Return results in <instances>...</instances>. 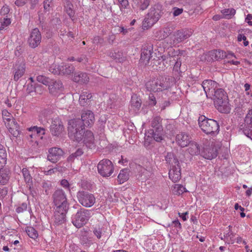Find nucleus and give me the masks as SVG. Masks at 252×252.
I'll return each instance as SVG.
<instances>
[{
    "label": "nucleus",
    "mask_w": 252,
    "mask_h": 252,
    "mask_svg": "<svg viewBox=\"0 0 252 252\" xmlns=\"http://www.w3.org/2000/svg\"><path fill=\"white\" fill-rule=\"evenodd\" d=\"M211 96H213L214 104L219 112L226 114L230 113L231 107L228 96L224 90L218 88Z\"/></svg>",
    "instance_id": "1"
},
{
    "label": "nucleus",
    "mask_w": 252,
    "mask_h": 252,
    "mask_svg": "<svg viewBox=\"0 0 252 252\" xmlns=\"http://www.w3.org/2000/svg\"><path fill=\"white\" fill-rule=\"evenodd\" d=\"M198 122L201 129L206 134L212 135L219 133L220 126L216 121L201 115L198 118Z\"/></svg>",
    "instance_id": "2"
},
{
    "label": "nucleus",
    "mask_w": 252,
    "mask_h": 252,
    "mask_svg": "<svg viewBox=\"0 0 252 252\" xmlns=\"http://www.w3.org/2000/svg\"><path fill=\"white\" fill-rule=\"evenodd\" d=\"M169 78L159 77L156 79L150 80L145 84V87L149 92H160L167 90L171 86Z\"/></svg>",
    "instance_id": "3"
},
{
    "label": "nucleus",
    "mask_w": 252,
    "mask_h": 252,
    "mask_svg": "<svg viewBox=\"0 0 252 252\" xmlns=\"http://www.w3.org/2000/svg\"><path fill=\"white\" fill-rule=\"evenodd\" d=\"M162 13L160 5H155L152 7L147 14V17L143 21L142 26L143 28L148 29L152 26L158 21Z\"/></svg>",
    "instance_id": "4"
},
{
    "label": "nucleus",
    "mask_w": 252,
    "mask_h": 252,
    "mask_svg": "<svg viewBox=\"0 0 252 252\" xmlns=\"http://www.w3.org/2000/svg\"><path fill=\"white\" fill-rule=\"evenodd\" d=\"M161 122L162 119L159 116H156L153 118L151 123L152 129L149 132L157 142H160L163 139V129Z\"/></svg>",
    "instance_id": "5"
},
{
    "label": "nucleus",
    "mask_w": 252,
    "mask_h": 252,
    "mask_svg": "<svg viewBox=\"0 0 252 252\" xmlns=\"http://www.w3.org/2000/svg\"><path fill=\"white\" fill-rule=\"evenodd\" d=\"M53 203L56 208L69 209V203L67 201L66 195L63 190L58 189L52 195Z\"/></svg>",
    "instance_id": "6"
},
{
    "label": "nucleus",
    "mask_w": 252,
    "mask_h": 252,
    "mask_svg": "<svg viewBox=\"0 0 252 252\" xmlns=\"http://www.w3.org/2000/svg\"><path fill=\"white\" fill-rule=\"evenodd\" d=\"M91 217L90 211L85 209H81L76 214L72 220V223L77 228H81L88 221Z\"/></svg>",
    "instance_id": "7"
},
{
    "label": "nucleus",
    "mask_w": 252,
    "mask_h": 252,
    "mask_svg": "<svg viewBox=\"0 0 252 252\" xmlns=\"http://www.w3.org/2000/svg\"><path fill=\"white\" fill-rule=\"evenodd\" d=\"M76 196L78 202L85 207H92L95 202V198L94 194L87 191H79Z\"/></svg>",
    "instance_id": "8"
},
{
    "label": "nucleus",
    "mask_w": 252,
    "mask_h": 252,
    "mask_svg": "<svg viewBox=\"0 0 252 252\" xmlns=\"http://www.w3.org/2000/svg\"><path fill=\"white\" fill-rule=\"evenodd\" d=\"M98 173L103 177H109L114 171V166L112 162L107 159H103L97 165Z\"/></svg>",
    "instance_id": "9"
},
{
    "label": "nucleus",
    "mask_w": 252,
    "mask_h": 252,
    "mask_svg": "<svg viewBox=\"0 0 252 252\" xmlns=\"http://www.w3.org/2000/svg\"><path fill=\"white\" fill-rule=\"evenodd\" d=\"M192 34V32L191 30L187 29H181L176 31L173 36L174 43L178 44L184 41L185 40L189 38Z\"/></svg>",
    "instance_id": "10"
},
{
    "label": "nucleus",
    "mask_w": 252,
    "mask_h": 252,
    "mask_svg": "<svg viewBox=\"0 0 252 252\" xmlns=\"http://www.w3.org/2000/svg\"><path fill=\"white\" fill-rule=\"evenodd\" d=\"M41 40V35L39 30L37 28L33 29L28 40L29 46L31 48H35L40 44Z\"/></svg>",
    "instance_id": "11"
},
{
    "label": "nucleus",
    "mask_w": 252,
    "mask_h": 252,
    "mask_svg": "<svg viewBox=\"0 0 252 252\" xmlns=\"http://www.w3.org/2000/svg\"><path fill=\"white\" fill-rule=\"evenodd\" d=\"M64 129L63 122L59 117L53 119L50 126V130L53 136H59Z\"/></svg>",
    "instance_id": "12"
},
{
    "label": "nucleus",
    "mask_w": 252,
    "mask_h": 252,
    "mask_svg": "<svg viewBox=\"0 0 252 252\" xmlns=\"http://www.w3.org/2000/svg\"><path fill=\"white\" fill-rule=\"evenodd\" d=\"M14 74L13 80L17 81L25 74L26 71V64L23 60H19L13 66Z\"/></svg>",
    "instance_id": "13"
},
{
    "label": "nucleus",
    "mask_w": 252,
    "mask_h": 252,
    "mask_svg": "<svg viewBox=\"0 0 252 252\" xmlns=\"http://www.w3.org/2000/svg\"><path fill=\"white\" fill-rule=\"evenodd\" d=\"M47 159L52 163H56L63 156L64 152L63 150L58 147H53L48 150Z\"/></svg>",
    "instance_id": "14"
},
{
    "label": "nucleus",
    "mask_w": 252,
    "mask_h": 252,
    "mask_svg": "<svg viewBox=\"0 0 252 252\" xmlns=\"http://www.w3.org/2000/svg\"><path fill=\"white\" fill-rule=\"evenodd\" d=\"M202 86L206 94V96L208 97L213 95V93L219 88V85L213 80H206L202 82Z\"/></svg>",
    "instance_id": "15"
},
{
    "label": "nucleus",
    "mask_w": 252,
    "mask_h": 252,
    "mask_svg": "<svg viewBox=\"0 0 252 252\" xmlns=\"http://www.w3.org/2000/svg\"><path fill=\"white\" fill-rule=\"evenodd\" d=\"M153 53V44L151 43L145 44L141 50L140 60L142 62H145V64H147L152 58Z\"/></svg>",
    "instance_id": "16"
},
{
    "label": "nucleus",
    "mask_w": 252,
    "mask_h": 252,
    "mask_svg": "<svg viewBox=\"0 0 252 252\" xmlns=\"http://www.w3.org/2000/svg\"><path fill=\"white\" fill-rule=\"evenodd\" d=\"M239 130L252 139V117L246 116L245 123L239 126Z\"/></svg>",
    "instance_id": "17"
},
{
    "label": "nucleus",
    "mask_w": 252,
    "mask_h": 252,
    "mask_svg": "<svg viewBox=\"0 0 252 252\" xmlns=\"http://www.w3.org/2000/svg\"><path fill=\"white\" fill-rule=\"evenodd\" d=\"M218 154L217 148L214 145L206 146L203 148L201 155L205 158L211 160L217 157Z\"/></svg>",
    "instance_id": "18"
},
{
    "label": "nucleus",
    "mask_w": 252,
    "mask_h": 252,
    "mask_svg": "<svg viewBox=\"0 0 252 252\" xmlns=\"http://www.w3.org/2000/svg\"><path fill=\"white\" fill-rule=\"evenodd\" d=\"M68 209L56 208L54 213V223L58 225L63 223L66 220V214Z\"/></svg>",
    "instance_id": "19"
},
{
    "label": "nucleus",
    "mask_w": 252,
    "mask_h": 252,
    "mask_svg": "<svg viewBox=\"0 0 252 252\" xmlns=\"http://www.w3.org/2000/svg\"><path fill=\"white\" fill-rule=\"evenodd\" d=\"M68 132H70L73 129L74 131L85 130L84 124L81 119H72L68 122Z\"/></svg>",
    "instance_id": "20"
},
{
    "label": "nucleus",
    "mask_w": 252,
    "mask_h": 252,
    "mask_svg": "<svg viewBox=\"0 0 252 252\" xmlns=\"http://www.w3.org/2000/svg\"><path fill=\"white\" fill-rule=\"evenodd\" d=\"M48 85V89L51 94L56 95L63 91V87L60 80H51V82Z\"/></svg>",
    "instance_id": "21"
},
{
    "label": "nucleus",
    "mask_w": 252,
    "mask_h": 252,
    "mask_svg": "<svg viewBox=\"0 0 252 252\" xmlns=\"http://www.w3.org/2000/svg\"><path fill=\"white\" fill-rule=\"evenodd\" d=\"M176 140L180 146L185 147L190 143L191 137L187 133L181 132L176 135Z\"/></svg>",
    "instance_id": "22"
},
{
    "label": "nucleus",
    "mask_w": 252,
    "mask_h": 252,
    "mask_svg": "<svg viewBox=\"0 0 252 252\" xmlns=\"http://www.w3.org/2000/svg\"><path fill=\"white\" fill-rule=\"evenodd\" d=\"M81 121H82L85 126H91L93 124L94 121V113L90 110L82 111Z\"/></svg>",
    "instance_id": "23"
},
{
    "label": "nucleus",
    "mask_w": 252,
    "mask_h": 252,
    "mask_svg": "<svg viewBox=\"0 0 252 252\" xmlns=\"http://www.w3.org/2000/svg\"><path fill=\"white\" fill-rule=\"evenodd\" d=\"M4 124L13 136L18 137L19 135L20 131L19 130L18 125L13 118L10 119L9 121H4Z\"/></svg>",
    "instance_id": "24"
},
{
    "label": "nucleus",
    "mask_w": 252,
    "mask_h": 252,
    "mask_svg": "<svg viewBox=\"0 0 252 252\" xmlns=\"http://www.w3.org/2000/svg\"><path fill=\"white\" fill-rule=\"evenodd\" d=\"M169 178L174 183L177 182L181 178V173L180 166H174L170 168L169 171Z\"/></svg>",
    "instance_id": "25"
},
{
    "label": "nucleus",
    "mask_w": 252,
    "mask_h": 252,
    "mask_svg": "<svg viewBox=\"0 0 252 252\" xmlns=\"http://www.w3.org/2000/svg\"><path fill=\"white\" fill-rule=\"evenodd\" d=\"M83 139H84L83 141L86 147L91 149L95 148V146L94 143V136L91 131H85Z\"/></svg>",
    "instance_id": "26"
},
{
    "label": "nucleus",
    "mask_w": 252,
    "mask_h": 252,
    "mask_svg": "<svg viewBox=\"0 0 252 252\" xmlns=\"http://www.w3.org/2000/svg\"><path fill=\"white\" fill-rule=\"evenodd\" d=\"M174 28L173 26H167L156 33V37L158 40L164 39L170 35L173 32Z\"/></svg>",
    "instance_id": "27"
},
{
    "label": "nucleus",
    "mask_w": 252,
    "mask_h": 252,
    "mask_svg": "<svg viewBox=\"0 0 252 252\" xmlns=\"http://www.w3.org/2000/svg\"><path fill=\"white\" fill-rule=\"evenodd\" d=\"M165 160L166 164L170 166V168L173 167L174 166H180L178 158L172 152L167 153V155L165 156Z\"/></svg>",
    "instance_id": "28"
},
{
    "label": "nucleus",
    "mask_w": 252,
    "mask_h": 252,
    "mask_svg": "<svg viewBox=\"0 0 252 252\" xmlns=\"http://www.w3.org/2000/svg\"><path fill=\"white\" fill-rule=\"evenodd\" d=\"M73 80L80 84H86L89 82V78L86 73L78 72L74 74Z\"/></svg>",
    "instance_id": "29"
},
{
    "label": "nucleus",
    "mask_w": 252,
    "mask_h": 252,
    "mask_svg": "<svg viewBox=\"0 0 252 252\" xmlns=\"http://www.w3.org/2000/svg\"><path fill=\"white\" fill-rule=\"evenodd\" d=\"M109 56L117 62L123 63L126 60V58L123 55L122 52L119 51H111L110 52Z\"/></svg>",
    "instance_id": "30"
},
{
    "label": "nucleus",
    "mask_w": 252,
    "mask_h": 252,
    "mask_svg": "<svg viewBox=\"0 0 252 252\" xmlns=\"http://www.w3.org/2000/svg\"><path fill=\"white\" fill-rule=\"evenodd\" d=\"M74 131V130H71L70 132H68V135L69 138L73 141L79 142L83 140L85 130Z\"/></svg>",
    "instance_id": "31"
},
{
    "label": "nucleus",
    "mask_w": 252,
    "mask_h": 252,
    "mask_svg": "<svg viewBox=\"0 0 252 252\" xmlns=\"http://www.w3.org/2000/svg\"><path fill=\"white\" fill-rule=\"evenodd\" d=\"M9 170L5 169H0V185H4L6 184L9 180Z\"/></svg>",
    "instance_id": "32"
},
{
    "label": "nucleus",
    "mask_w": 252,
    "mask_h": 252,
    "mask_svg": "<svg viewBox=\"0 0 252 252\" xmlns=\"http://www.w3.org/2000/svg\"><path fill=\"white\" fill-rule=\"evenodd\" d=\"M22 173L23 174L25 182L29 186V189L31 188L32 185V178L29 170L27 168H23L22 170Z\"/></svg>",
    "instance_id": "33"
},
{
    "label": "nucleus",
    "mask_w": 252,
    "mask_h": 252,
    "mask_svg": "<svg viewBox=\"0 0 252 252\" xmlns=\"http://www.w3.org/2000/svg\"><path fill=\"white\" fill-rule=\"evenodd\" d=\"M129 179V170L125 168L121 170L118 176V181L120 184H122Z\"/></svg>",
    "instance_id": "34"
},
{
    "label": "nucleus",
    "mask_w": 252,
    "mask_h": 252,
    "mask_svg": "<svg viewBox=\"0 0 252 252\" xmlns=\"http://www.w3.org/2000/svg\"><path fill=\"white\" fill-rule=\"evenodd\" d=\"M211 56L212 59L216 61L222 60L225 57H227L226 53L220 49L212 51Z\"/></svg>",
    "instance_id": "35"
},
{
    "label": "nucleus",
    "mask_w": 252,
    "mask_h": 252,
    "mask_svg": "<svg viewBox=\"0 0 252 252\" xmlns=\"http://www.w3.org/2000/svg\"><path fill=\"white\" fill-rule=\"evenodd\" d=\"M92 97V95L91 94L87 92H83L79 97V101L80 104L82 106H85L88 104V103L90 101Z\"/></svg>",
    "instance_id": "36"
},
{
    "label": "nucleus",
    "mask_w": 252,
    "mask_h": 252,
    "mask_svg": "<svg viewBox=\"0 0 252 252\" xmlns=\"http://www.w3.org/2000/svg\"><path fill=\"white\" fill-rule=\"evenodd\" d=\"M74 67L72 65L63 64L60 65L61 74L69 75L74 71Z\"/></svg>",
    "instance_id": "37"
},
{
    "label": "nucleus",
    "mask_w": 252,
    "mask_h": 252,
    "mask_svg": "<svg viewBox=\"0 0 252 252\" xmlns=\"http://www.w3.org/2000/svg\"><path fill=\"white\" fill-rule=\"evenodd\" d=\"M181 64L182 63L180 58H178L173 67V71L175 75L177 76L176 78L179 79H180V77L181 76V73L183 72L181 70Z\"/></svg>",
    "instance_id": "38"
},
{
    "label": "nucleus",
    "mask_w": 252,
    "mask_h": 252,
    "mask_svg": "<svg viewBox=\"0 0 252 252\" xmlns=\"http://www.w3.org/2000/svg\"><path fill=\"white\" fill-rule=\"evenodd\" d=\"M151 0H133L134 4L141 10H144L150 5Z\"/></svg>",
    "instance_id": "39"
},
{
    "label": "nucleus",
    "mask_w": 252,
    "mask_h": 252,
    "mask_svg": "<svg viewBox=\"0 0 252 252\" xmlns=\"http://www.w3.org/2000/svg\"><path fill=\"white\" fill-rule=\"evenodd\" d=\"M189 145L188 150L190 154L193 155L200 154V147L196 142L191 141Z\"/></svg>",
    "instance_id": "40"
},
{
    "label": "nucleus",
    "mask_w": 252,
    "mask_h": 252,
    "mask_svg": "<svg viewBox=\"0 0 252 252\" xmlns=\"http://www.w3.org/2000/svg\"><path fill=\"white\" fill-rule=\"evenodd\" d=\"M187 191L186 189L182 185L175 184L173 186L172 192L174 194L180 195Z\"/></svg>",
    "instance_id": "41"
},
{
    "label": "nucleus",
    "mask_w": 252,
    "mask_h": 252,
    "mask_svg": "<svg viewBox=\"0 0 252 252\" xmlns=\"http://www.w3.org/2000/svg\"><path fill=\"white\" fill-rule=\"evenodd\" d=\"M142 101L140 98L136 95L132 96L131 99V106L135 109V110H138L141 106Z\"/></svg>",
    "instance_id": "42"
},
{
    "label": "nucleus",
    "mask_w": 252,
    "mask_h": 252,
    "mask_svg": "<svg viewBox=\"0 0 252 252\" xmlns=\"http://www.w3.org/2000/svg\"><path fill=\"white\" fill-rule=\"evenodd\" d=\"M65 3L64 8L66 13L68 15L70 18H72L74 16V11L72 9L73 5L68 0H65Z\"/></svg>",
    "instance_id": "43"
},
{
    "label": "nucleus",
    "mask_w": 252,
    "mask_h": 252,
    "mask_svg": "<svg viewBox=\"0 0 252 252\" xmlns=\"http://www.w3.org/2000/svg\"><path fill=\"white\" fill-rule=\"evenodd\" d=\"M6 161V152L2 145L0 144V168L3 167Z\"/></svg>",
    "instance_id": "44"
},
{
    "label": "nucleus",
    "mask_w": 252,
    "mask_h": 252,
    "mask_svg": "<svg viewBox=\"0 0 252 252\" xmlns=\"http://www.w3.org/2000/svg\"><path fill=\"white\" fill-rule=\"evenodd\" d=\"M26 231L27 234L29 235V236L33 239H35V238H37L38 236L37 231L33 227H27V228H26Z\"/></svg>",
    "instance_id": "45"
},
{
    "label": "nucleus",
    "mask_w": 252,
    "mask_h": 252,
    "mask_svg": "<svg viewBox=\"0 0 252 252\" xmlns=\"http://www.w3.org/2000/svg\"><path fill=\"white\" fill-rule=\"evenodd\" d=\"M51 79L44 75H38L36 77V80L46 86H48L51 82Z\"/></svg>",
    "instance_id": "46"
},
{
    "label": "nucleus",
    "mask_w": 252,
    "mask_h": 252,
    "mask_svg": "<svg viewBox=\"0 0 252 252\" xmlns=\"http://www.w3.org/2000/svg\"><path fill=\"white\" fill-rule=\"evenodd\" d=\"M221 12L225 18L230 19L235 15L236 10L233 8L224 9L221 11Z\"/></svg>",
    "instance_id": "47"
},
{
    "label": "nucleus",
    "mask_w": 252,
    "mask_h": 252,
    "mask_svg": "<svg viewBox=\"0 0 252 252\" xmlns=\"http://www.w3.org/2000/svg\"><path fill=\"white\" fill-rule=\"evenodd\" d=\"M140 175L142 180H147L151 176L152 173L150 171L145 168H142L140 171Z\"/></svg>",
    "instance_id": "48"
},
{
    "label": "nucleus",
    "mask_w": 252,
    "mask_h": 252,
    "mask_svg": "<svg viewBox=\"0 0 252 252\" xmlns=\"http://www.w3.org/2000/svg\"><path fill=\"white\" fill-rule=\"evenodd\" d=\"M83 153V152L82 149H78L76 150V151L72 153L71 155H70L68 158H67V160L69 161H72L75 158H77V157H79L81 156Z\"/></svg>",
    "instance_id": "49"
},
{
    "label": "nucleus",
    "mask_w": 252,
    "mask_h": 252,
    "mask_svg": "<svg viewBox=\"0 0 252 252\" xmlns=\"http://www.w3.org/2000/svg\"><path fill=\"white\" fill-rule=\"evenodd\" d=\"M42 188L45 190L47 195L49 193V190L52 187V184L50 181H43L42 183Z\"/></svg>",
    "instance_id": "50"
},
{
    "label": "nucleus",
    "mask_w": 252,
    "mask_h": 252,
    "mask_svg": "<svg viewBox=\"0 0 252 252\" xmlns=\"http://www.w3.org/2000/svg\"><path fill=\"white\" fill-rule=\"evenodd\" d=\"M49 70L54 74H61L60 65L57 66L55 64H52L49 67Z\"/></svg>",
    "instance_id": "51"
},
{
    "label": "nucleus",
    "mask_w": 252,
    "mask_h": 252,
    "mask_svg": "<svg viewBox=\"0 0 252 252\" xmlns=\"http://www.w3.org/2000/svg\"><path fill=\"white\" fill-rule=\"evenodd\" d=\"M2 118L3 120V121H9L10 119H11L13 118L11 114L8 112L6 110H3L2 111Z\"/></svg>",
    "instance_id": "52"
},
{
    "label": "nucleus",
    "mask_w": 252,
    "mask_h": 252,
    "mask_svg": "<svg viewBox=\"0 0 252 252\" xmlns=\"http://www.w3.org/2000/svg\"><path fill=\"white\" fill-rule=\"evenodd\" d=\"M26 92L28 94H31L32 93L35 92V87L32 83H28L26 86Z\"/></svg>",
    "instance_id": "53"
},
{
    "label": "nucleus",
    "mask_w": 252,
    "mask_h": 252,
    "mask_svg": "<svg viewBox=\"0 0 252 252\" xmlns=\"http://www.w3.org/2000/svg\"><path fill=\"white\" fill-rule=\"evenodd\" d=\"M11 23V21L9 18H4L3 21L1 23L0 26V30H3L5 27L9 25Z\"/></svg>",
    "instance_id": "54"
},
{
    "label": "nucleus",
    "mask_w": 252,
    "mask_h": 252,
    "mask_svg": "<svg viewBox=\"0 0 252 252\" xmlns=\"http://www.w3.org/2000/svg\"><path fill=\"white\" fill-rule=\"evenodd\" d=\"M27 209V204L26 203H23L20 206L18 207L16 209L17 213H20Z\"/></svg>",
    "instance_id": "55"
},
{
    "label": "nucleus",
    "mask_w": 252,
    "mask_h": 252,
    "mask_svg": "<svg viewBox=\"0 0 252 252\" xmlns=\"http://www.w3.org/2000/svg\"><path fill=\"white\" fill-rule=\"evenodd\" d=\"M183 12V8H179L176 7H175L173 8V15L174 17L177 16L181 14H182Z\"/></svg>",
    "instance_id": "56"
},
{
    "label": "nucleus",
    "mask_w": 252,
    "mask_h": 252,
    "mask_svg": "<svg viewBox=\"0 0 252 252\" xmlns=\"http://www.w3.org/2000/svg\"><path fill=\"white\" fill-rule=\"evenodd\" d=\"M149 105H151L152 106H154L157 103V101L156 99V97L153 94H150L149 96Z\"/></svg>",
    "instance_id": "57"
},
{
    "label": "nucleus",
    "mask_w": 252,
    "mask_h": 252,
    "mask_svg": "<svg viewBox=\"0 0 252 252\" xmlns=\"http://www.w3.org/2000/svg\"><path fill=\"white\" fill-rule=\"evenodd\" d=\"M94 234L96 236L97 238L100 239L101 237L102 230L100 228H95L93 230Z\"/></svg>",
    "instance_id": "58"
},
{
    "label": "nucleus",
    "mask_w": 252,
    "mask_h": 252,
    "mask_svg": "<svg viewBox=\"0 0 252 252\" xmlns=\"http://www.w3.org/2000/svg\"><path fill=\"white\" fill-rule=\"evenodd\" d=\"M52 0H45L44 1V8L46 11H49V7L52 4Z\"/></svg>",
    "instance_id": "59"
},
{
    "label": "nucleus",
    "mask_w": 252,
    "mask_h": 252,
    "mask_svg": "<svg viewBox=\"0 0 252 252\" xmlns=\"http://www.w3.org/2000/svg\"><path fill=\"white\" fill-rule=\"evenodd\" d=\"M61 185L64 188H66L69 190L70 185L68 182L65 179L62 180L61 182Z\"/></svg>",
    "instance_id": "60"
},
{
    "label": "nucleus",
    "mask_w": 252,
    "mask_h": 252,
    "mask_svg": "<svg viewBox=\"0 0 252 252\" xmlns=\"http://www.w3.org/2000/svg\"><path fill=\"white\" fill-rule=\"evenodd\" d=\"M76 61L79 63H84L87 62V58L86 56L84 55H82L80 57L77 58L76 59Z\"/></svg>",
    "instance_id": "61"
},
{
    "label": "nucleus",
    "mask_w": 252,
    "mask_h": 252,
    "mask_svg": "<svg viewBox=\"0 0 252 252\" xmlns=\"http://www.w3.org/2000/svg\"><path fill=\"white\" fill-rule=\"evenodd\" d=\"M32 129L34 130L37 133H40L42 132V134H45V129L41 127L34 126Z\"/></svg>",
    "instance_id": "62"
},
{
    "label": "nucleus",
    "mask_w": 252,
    "mask_h": 252,
    "mask_svg": "<svg viewBox=\"0 0 252 252\" xmlns=\"http://www.w3.org/2000/svg\"><path fill=\"white\" fill-rule=\"evenodd\" d=\"M118 2L124 8H126L128 5V1L127 0H118Z\"/></svg>",
    "instance_id": "63"
},
{
    "label": "nucleus",
    "mask_w": 252,
    "mask_h": 252,
    "mask_svg": "<svg viewBox=\"0 0 252 252\" xmlns=\"http://www.w3.org/2000/svg\"><path fill=\"white\" fill-rule=\"evenodd\" d=\"M26 3V1L25 0H16L15 1V4L18 7L24 6Z\"/></svg>",
    "instance_id": "64"
}]
</instances>
